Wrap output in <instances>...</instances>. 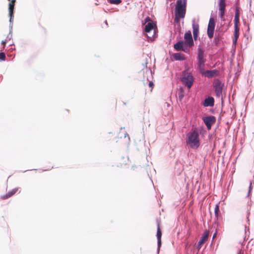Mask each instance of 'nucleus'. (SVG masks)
<instances>
[{
    "instance_id": "f257e3e1",
    "label": "nucleus",
    "mask_w": 254,
    "mask_h": 254,
    "mask_svg": "<svg viewBox=\"0 0 254 254\" xmlns=\"http://www.w3.org/2000/svg\"><path fill=\"white\" fill-rule=\"evenodd\" d=\"M187 0H178L175 11L174 25L177 32L181 30L180 19L184 18L186 12Z\"/></svg>"
},
{
    "instance_id": "f03ea898",
    "label": "nucleus",
    "mask_w": 254,
    "mask_h": 254,
    "mask_svg": "<svg viewBox=\"0 0 254 254\" xmlns=\"http://www.w3.org/2000/svg\"><path fill=\"white\" fill-rule=\"evenodd\" d=\"M187 144L192 148H197L199 147V134L196 130L190 132L188 134Z\"/></svg>"
},
{
    "instance_id": "7ed1b4c3",
    "label": "nucleus",
    "mask_w": 254,
    "mask_h": 254,
    "mask_svg": "<svg viewBox=\"0 0 254 254\" xmlns=\"http://www.w3.org/2000/svg\"><path fill=\"white\" fill-rule=\"evenodd\" d=\"M181 81L188 89H190L193 84L194 78L190 73L185 70L182 73Z\"/></svg>"
},
{
    "instance_id": "20e7f679",
    "label": "nucleus",
    "mask_w": 254,
    "mask_h": 254,
    "mask_svg": "<svg viewBox=\"0 0 254 254\" xmlns=\"http://www.w3.org/2000/svg\"><path fill=\"white\" fill-rule=\"evenodd\" d=\"M142 24L145 25L144 32H150L151 30L156 32L157 30L156 22L153 21L149 16L144 19L142 21Z\"/></svg>"
},
{
    "instance_id": "39448f33",
    "label": "nucleus",
    "mask_w": 254,
    "mask_h": 254,
    "mask_svg": "<svg viewBox=\"0 0 254 254\" xmlns=\"http://www.w3.org/2000/svg\"><path fill=\"white\" fill-rule=\"evenodd\" d=\"M218 5L219 7V16L221 19L224 20V15L226 11V0H218Z\"/></svg>"
},
{
    "instance_id": "423d86ee",
    "label": "nucleus",
    "mask_w": 254,
    "mask_h": 254,
    "mask_svg": "<svg viewBox=\"0 0 254 254\" xmlns=\"http://www.w3.org/2000/svg\"><path fill=\"white\" fill-rule=\"evenodd\" d=\"M202 120L205 123L208 130L210 129L211 126L216 122V118L214 116H209L204 117L202 118Z\"/></svg>"
},
{
    "instance_id": "0eeeda50",
    "label": "nucleus",
    "mask_w": 254,
    "mask_h": 254,
    "mask_svg": "<svg viewBox=\"0 0 254 254\" xmlns=\"http://www.w3.org/2000/svg\"><path fill=\"white\" fill-rule=\"evenodd\" d=\"M223 84L219 80H215L214 82V88L218 97H220L222 95V88Z\"/></svg>"
},
{
    "instance_id": "6e6552de",
    "label": "nucleus",
    "mask_w": 254,
    "mask_h": 254,
    "mask_svg": "<svg viewBox=\"0 0 254 254\" xmlns=\"http://www.w3.org/2000/svg\"><path fill=\"white\" fill-rule=\"evenodd\" d=\"M174 48L177 51H183L188 53L189 50L185 47V43L183 41H180L174 45Z\"/></svg>"
},
{
    "instance_id": "1a4fd4ad",
    "label": "nucleus",
    "mask_w": 254,
    "mask_h": 254,
    "mask_svg": "<svg viewBox=\"0 0 254 254\" xmlns=\"http://www.w3.org/2000/svg\"><path fill=\"white\" fill-rule=\"evenodd\" d=\"M185 39V45H187L189 47H191L193 45V41L191 33H186L184 36Z\"/></svg>"
},
{
    "instance_id": "9d476101",
    "label": "nucleus",
    "mask_w": 254,
    "mask_h": 254,
    "mask_svg": "<svg viewBox=\"0 0 254 254\" xmlns=\"http://www.w3.org/2000/svg\"><path fill=\"white\" fill-rule=\"evenodd\" d=\"M209 234V231L205 230L202 236L199 240L198 243L197 248L198 250H199L201 248V247L202 245L203 244V243L208 239Z\"/></svg>"
},
{
    "instance_id": "9b49d317",
    "label": "nucleus",
    "mask_w": 254,
    "mask_h": 254,
    "mask_svg": "<svg viewBox=\"0 0 254 254\" xmlns=\"http://www.w3.org/2000/svg\"><path fill=\"white\" fill-rule=\"evenodd\" d=\"M16 0H11L8 4L9 15L10 16V21H11L13 16V11L14 8Z\"/></svg>"
},
{
    "instance_id": "f8f14e48",
    "label": "nucleus",
    "mask_w": 254,
    "mask_h": 254,
    "mask_svg": "<svg viewBox=\"0 0 254 254\" xmlns=\"http://www.w3.org/2000/svg\"><path fill=\"white\" fill-rule=\"evenodd\" d=\"M215 26V21L213 18L209 19L207 32H214Z\"/></svg>"
},
{
    "instance_id": "ddd939ff",
    "label": "nucleus",
    "mask_w": 254,
    "mask_h": 254,
    "mask_svg": "<svg viewBox=\"0 0 254 254\" xmlns=\"http://www.w3.org/2000/svg\"><path fill=\"white\" fill-rule=\"evenodd\" d=\"M214 104V99L213 97H209L206 98L204 101L203 105L204 107L213 106Z\"/></svg>"
},
{
    "instance_id": "4468645a",
    "label": "nucleus",
    "mask_w": 254,
    "mask_h": 254,
    "mask_svg": "<svg viewBox=\"0 0 254 254\" xmlns=\"http://www.w3.org/2000/svg\"><path fill=\"white\" fill-rule=\"evenodd\" d=\"M203 75H205L206 76L209 78H212L213 77H215L218 75V71L217 70H206L204 72V74Z\"/></svg>"
},
{
    "instance_id": "2eb2a0df",
    "label": "nucleus",
    "mask_w": 254,
    "mask_h": 254,
    "mask_svg": "<svg viewBox=\"0 0 254 254\" xmlns=\"http://www.w3.org/2000/svg\"><path fill=\"white\" fill-rule=\"evenodd\" d=\"M198 63L205 62L206 60L204 58V52L200 49H198V55L197 57Z\"/></svg>"
},
{
    "instance_id": "dca6fc26",
    "label": "nucleus",
    "mask_w": 254,
    "mask_h": 254,
    "mask_svg": "<svg viewBox=\"0 0 254 254\" xmlns=\"http://www.w3.org/2000/svg\"><path fill=\"white\" fill-rule=\"evenodd\" d=\"M234 23H235V32H239V28L238 27V24L239 22V12L238 9H236L235 11V18L234 20Z\"/></svg>"
},
{
    "instance_id": "f3484780",
    "label": "nucleus",
    "mask_w": 254,
    "mask_h": 254,
    "mask_svg": "<svg viewBox=\"0 0 254 254\" xmlns=\"http://www.w3.org/2000/svg\"><path fill=\"white\" fill-rule=\"evenodd\" d=\"M156 236H157V240H158V249H159L161 246V236H162V232H161V229L160 228L159 224L158 225Z\"/></svg>"
},
{
    "instance_id": "a211bd4d",
    "label": "nucleus",
    "mask_w": 254,
    "mask_h": 254,
    "mask_svg": "<svg viewBox=\"0 0 254 254\" xmlns=\"http://www.w3.org/2000/svg\"><path fill=\"white\" fill-rule=\"evenodd\" d=\"M173 56L176 60H184L186 59L184 55L180 53H175Z\"/></svg>"
},
{
    "instance_id": "6ab92c4d",
    "label": "nucleus",
    "mask_w": 254,
    "mask_h": 254,
    "mask_svg": "<svg viewBox=\"0 0 254 254\" xmlns=\"http://www.w3.org/2000/svg\"><path fill=\"white\" fill-rule=\"evenodd\" d=\"M204 63H205V62L197 63L198 68L200 72L202 74H204V72L206 71V70H205V68H204V66H205Z\"/></svg>"
},
{
    "instance_id": "aec40b11",
    "label": "nucleus",
    "mask_w": 254,
    "mask_h": 254,
    "mask_svg": "<svg viewBox=\"0 0 254 254\" xmlns=\"http://www.w3.org/2000/svg\"><path fill=\"white\" fill-rule=\"evenodd\" d=\"M150 34V36H149L148 34H147L146 33H144V35L148 38L149 41H153L154 40L157 33H148Z\"/></svg>"
},
{
    "instance_id": "412c9836",
    "label": "nucleus",
    "mask_w": 254,
    "mask_h": 254,
    "mask_svg": "<svg viewBox=\"0 0 254 254\" xmlns=\"http://www.w3.org/2000/svg\"><path fill=\"white\" fill-rule=\"evenodd\" d=\"M18 190V188H14L11 190L8 191L4 197V198H7L14 195Z\"/></svg>"
},
{
    "instance_id": "4be33fe9",
    "label": "nucleus",
    "mask_w": 254,
    "mask_h": 254,
    "mask_svg": "<svg viewBox=\"0 0 254 254\" xmlns=\"http://www.w3.org/2000/svg\"><path fill=\"white\" fill-rule=\"evenodd\" d=\"M192 28H193V32H198V30H199V25L195 21H193V22H192Z\"/></svg>"
},
{
    "instance_id": "5701e85b",
    "label": "nucleus",
    "mask_w": 254,
    "mask_h": 254,
    "mask_svg": "<svg viewBox=\"0 0 254 254\" xmlns=\"http://www.w3.org/2000/svg\"><path fill=\"white\" fill-rule=\"evenodd\" d=\"M214 212H215V216L216 218L217 219H218V216H219V213L220 212L219 206L218 204H216L215 205Z\"/></svg>"
},
{
    "instance_id": "b1692460",
    "label": "nucleus",
    "mask_w": 254,
    "mask_h": 254,
    "mask_svg": "<svg viewBox=\"0 0 254 254\" xmlns=\"http://www.w3.org/2000/svg\"><path fill=\"white\" fill-rule=\"evenodd\" d=\"M109 2L111 4H119L122 1L121 0H109Z\"/></svg>"
},
{
    "instance_id": "393cba45",
    "label": "nucleus",
    "mask_w": 254,
    "mask_h": 254,
    "mask_svg": "<svg viewBox=\"0 0 254 254\" xmlns=\"http://www.w3.org/2000/svg\"><path fill=\"white\" fill-rule=\"evenodd\" d=\"M5 59V55L4 53L1 52L0 53V60L3 61Z\"/></svg>"
},
{
    "instance_id": "a878e982",
    "label": "nucleus",
    "mask_w": 254,
    "mask_h": 254,
    "mask_svg": "<svg viewBox=\"0 0 254 254\" xmlns=\"http://www.w3.org/2000/svg\"><path fill=\"white\" fill-rule=\"evenodd\" d=\"M198 33H193V38L194 40H196L197 39V36H198Z\"/></svg>"
},
{
    "instance_id": "bb28decb",
    "label": "nucleus",
    "mask_w": 254,
    "mask_h": 254,
    "mask_svg": "<svg viewBox=\"0 0 254 254\" xmlns=\"http://www.w3.org/2000/svg\"><path fill=\"white\" fill-rule=\"evenodd\" d=\"M214 33H207L209 38H212L213 37Z\"/></svg>"
},
{
    "instance_id": "cd10ccee",
    "label": "nucleus",
    "mask_w": 254,
    "mask_h": 254,
    "mask_svg": "<svg viewBox=\"0 0 254 254\" xmlns=\"http://www.w3.org/2000/svg\"><path fill=\"white\" fill-rule=\"evenodd\" d=\"M239 33H235L234 39H237L239 37Z\"/></svg>"
},
{
    "instance_id": "c85d7f7f",
    "label": "nucleus",
    "mask_w": 254,
    "mask_h": 254,
    "mask_svg": "<svg viewBox=\"0 0 254 254\" xmlns=\"http://www.w3.org/2000/svg\"><path fill=\"white\" fill-rule=\"evenodd\" d=\"M149 86L152 88H153V87L154 86V84L152 81H150L149 83Z\"/></svg>"
},
{
    "instance_id": "c756f323",
    "label": "nucleus",
    "mask_w": 254,
    "mask_h": 254,
    "mask_svg": "<svg viewBox=\"0 0 254 254\" xmlns=\"http://www.w3.org/2000/svg\"><path fill=\"white\" fill-rule=\"evenodd\" d=\"M237 39H233V44L236 45L237 41Z\"/></svg>"
},
{
    "instance_id": "7c9ffc66",
    "label": "nucleus",
    "mask_w": 254,
    "mask_h": 254,
    "mask_svg": "<svg viewBox=\"0 0 254 254\" xmlns=\"http://www.w3.org/2000/svg\"><path fill=\"white\" fill-rule=\"evenodd\" d=\"M216 235H217V232H216L214 234V235H213V239H214L215 238V237L216 236Z\"/></svg>"
},
{
    "instance_id": "2f4dec72",
    "label": "nucleus",
    "mask_w": 254,
    "mask_h": 254,
    "mask_svg": "<svg viewBox=\"0 0 254 254\" xmlns=\"http://www.w3.org/2000/svg\"><path fill=\"white\" fill-rule=\"evenodd\" d=\"M179 96H180V97L181 98H182L183 97V94H181V95H179Z\"/></svg>"
},
{
    "instance_id": "473e14b6",
    "label": "nucleus",
    "mask_w": 254,
    "mask_h": 254,
    "mask_svg": "<svg viewBox=\"0 0 254 254\" xmlns=\"http://www.w3.org/2000/svg\"><path fill=\"white\" fill-rule=\"evenodd\" d=\"M251 186H252V184H250V189L251 188Z\"/></svg>"
},
{
    "instance_id": "72a5a7b5",
    "label": "nucleus",
    "mask_w": 254,
    "mask_h": 254,
    "mask_svg": "<svg viewBox=\"0 0 254 254\" xmlns=\"http://www.w3.org/2000/svg\"><path fill=\"white\" fill-rule=\"evenodd\" d=\"M6 43V42H3V44H5Z\"/></svg>"
}]
</instances>
